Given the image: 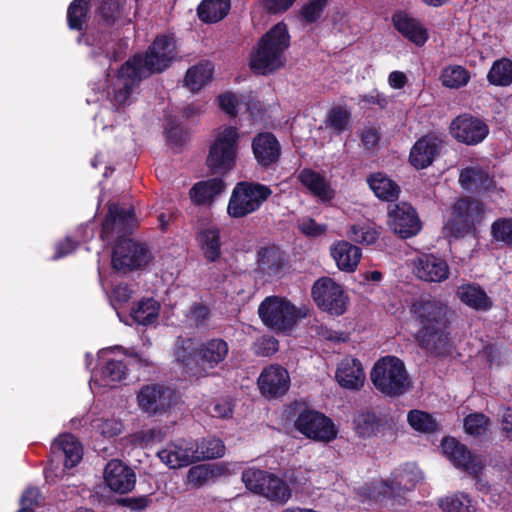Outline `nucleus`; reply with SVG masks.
Here are the masks:
<instances>
[{"instance_id": "1", "label": "nucleus", "mask_w": 512, "mask_h": 512, "mask_svg": "<svg viewBox=\"0 0 512 512\" xmlns=\"http://www.w3.org/2000/svg\"><path fill=\"white\" fill-rule=\"evenodd\" d=\"M410 313L419 325L414 335L417 345L437 357L450 354L451 322L447 304L435 297L421 296L411 304Z\"/></svg>"}, {"instance_id": "2", "label": "nucleus", "mask_w": 512, "mask_h": 512, "mask_svg": "<svg viewBox=\"0 0 512 512\" xmlns=\"http://www.w3.org/2000/svg\"><path fill=\"white\" fill-rule=\"evenodd\" d=\"M290 46L288 26L281 21L273 25L257 42L251 53L250 68L259 75H269L284 67L285 51Z\"/></svg>"}, {"instance_id": "3", "label": "nucleus", "mask_w": 512, "mask_h": 512, "mask_svg": "<svg viewBox=\"0 0 512 512\" xmlns=\"http://www.w3.org/2000/svg\"><path fill=\"white\" fill-rule=\"evenodd\" d=\"M229 345L222 338H212L198 344L191 351L181 347L177 351V360L187 372L196 378L207 377L225 361Z\"/></svg>"}, {"instance_id": "4", "label": "nucleus", "mask_w": 512, "mask_h": 512, "mask_svg": "<svg viewBox=\"0 0 512 512\" xmlns=\"http://www.w3.org/2000/svg\"><path fill=\"white\" fill-rule=\"evenodd\" d=\"M370 379L379 392L391 398L404 395L411 387L405 364L396 356L378 359L370 372Z\"/></svg>"}, {"instance_id": "5", "label": "nucleus", "mask_w": 512, "mask_h": 512, "mask_svg": "<svg viewBox=\"0 0 512 512\" xmlns=\"http://www.w3.org/2000/svg\"><path fill=\"white\" fill-rule=\"evenodd\" d=\"M177 56V42L173 33L159 34L147 48L144 55L137 54L129 59L132 65L145 75L162 73Z\"/></svg>"}, {"instance_id": "6", "label": "nucleus", "mask_w": 512, "mask_h": 512, "mask_svg": "<svg viewBox=\"0 0 512 512\" xmlns=\"http://www.w3.org/2000/svg\"><path fill=\"white\" fill-rule=\"evenodd\" d=\"M272 193V189L265 184L255 181H240L232 190L227 213L231 218H244L258 211Z\"/></svg>"}, {"instance_id": "7", "label": "nucleus", "mask_w": 512, "mask_h": 512, "mask_svg": "<svg viewBox=\"0 0 512 512\" xmlns=\"http://www.w3.org/2000/svg\"><path fill=\"white\" fill-rule=\"evenodd\" d=\"M238 144L237 127L226 126L219 131L206 158V165L212 174L225 175L235 167Z\"/></svg>"}, {"instance_id": "8", "label": "nucleus", "mask_w": 512, "mask_h": 512, "mask_svg": "<svg viewBox=\"0 0 512 512\" xmlns=\"http://www.w3.org/2000/svg\"><path fill=\"white\" fill-rule=\"evenodd\" d=\"M263 324L277 333L290 332L299 318L305 317L290 301L278 297L265 298L258 307Z\"/></svg>"}, {"instance_id": "9", "label": "nucleus", "mask_w": 512, "mask_h": 512, "mask_svg": "<svg viewBox=\"0 0 512 512\" xmlns=\"http://www.w3.org/2000/svg\"><path fill=\"white\" fill-rule=\"evenodd\" d=\"M90 0H73L67 8L66 22L71 31L78 32L77 43L88 46L108 42L106 32L96 26H89Z\"/></svg>"}, {"instance_id": "10", "label": "nucleus", "mask_w": 512, "mask_h": 512, "mask_svg": "<svg viewBox=\"0 0 512 512\" xmlns=\"http://www.w3.org/2000/svg\"><path fill=\"white\" fill-rule=\"evenodd\" d=\"M483 214L482 203L468 197L459 198L452 207L450 218L444 224L447 236L461 238L475 228Z\"/></svg>"}, {"instance_id": "11", "label": "nucleus", "mask_w": 512, "mask_h": 512, "mask_svg": "<svg viewBox=\"0 0 512 512\" xmlns=\"http://www.w3.org/2000/svg\"><path fill=\"white\" fill-rule=\"evenodd\" d=\"M311 295L317 307L330 315H343L349 304V297L334 279L323 276L317 279L312 288Z\"/></svg>"}, {"instance_id": "12", "label": "nucleus", "mask_w": 512, "mask_h": 512, "mask_svg": "<svg viewBox=\"0 0 512 512\" xmlns=\"http://www.w3.org/2000/svg\"><path fill=\"white\" fill-rule=\"evenodd\" d=\"M421 479L420 472L415 469H397L388 479L381 481L379 495L390 501L392 508L405 506L407 493L414 490Z\"/></svg>"}, {"instance_id": "13", "label": "nucleus", "mask_w": 512, "mask_h": 512, "mask_svg": "<svg viewBox=\"0 0 512 512\" xmlns=\"http://www.w3.org/2000/svg\"><path fill=\"white\" fill-rule=\"evenodd\" d=\"M140 410L149 416L162 415L177 403L175 389L160 383L143 385L136 396Z\"/></svg>"}, {"instance_id": "14", "label": "nucleus", "mask_w": 512, "mask_h": 512, "mask_svg": "<svg viewBox=\"0 0 512 512\" xmlns=\"http://www.w3.org/2000/svg\"><path fill=\"white\" fill-rule=\"evenodd\" d=\"M136 226V216L133 207L123 208L118 203H110L108 212L103 219L100 237L110 243L114 238L127 239Z\"/></svg>"}, {"instance_id": "15", "label": "nucleus", "mask_w": 512, "mask_h": 512, "mask_svg": "<svg viewBox=\"0 0 512 512\" xmlns=\"http://www.w3.org/2000/svg\"><path fill=\"white\" fill-rule=\"evenodd\" d=\"M294 426L305 437L324 443L334 440L338 434V430L329 417L309 408H304L299 412Z\"/></svg>"}, {"instance_id": "16", "label": "nucleus", "mask_w": 512, "mask_h": 512, "mask_svg": "<svg viewBox=\"0 0 512 512\" xmlns=\"http://www.w3.org/2000/svg\"><path fill=\"white\" fill-rule=\"evenodd\" d=\"M149 261L148 249L132 239L117 240L113 250L111 264L114 270L128 273L145 266Z\"/></svg>"}, {"instance_id": "17", "label": "nucleus", "mask_w": 512, "mask_h": 512, "mask_svg": "<svg viewBox=\"0 0 512 512\" xmlns=\"http://www.w3.org/2000/svg\"><path fill=\"white\" fill-rule=\"evenodd\" d=\"M443 454L453 465L467 472L473 478H478L484 469L481 456L472 453L468 447L451 436H445L441 441Z\"/></svg>"}, {"instance_id": "18", "label": "nucleus", "mask_w": 512, "mask_h": 512, "mask_svg": "<svg viewBox=\"0 0 512 512\" xmlns=\"http://www.w3.org/2000/svg\"><path fill=\"white\" fill-rule=\"evenodd\" d=\"M451 135L460 143L468 146L477 145L488 136L487 123L471 114L464 113L455 117L450 124Z\"/></svg>"}, {"instance_id": "19", "label": "nucleus", "mask_w": 512, "mask_h": 512, "mask_svg": "<svg viewBox=\"0 0 512 512\" xmlns=\"http://www.w3.org/2000/svg\"><path fill=\"white\" fill-rule=\"evenodd\" d=\"M388 225L402 239L417 235L422 227L416 209L407 202L397 203L389 209Z\"/></svg>"}, {"instance_id": "20", "label": "nucleus", "mask_w": 512, "mask_h": 512, "mask_svg": "<svg viewBox=\"0 0 512 512\" xmlns=\"http://www.w3.org/2000/svg\"><path fill=\"white\" fill-rule=\"evenodd\" d=\"M260 394L266 399H279L290 388V375L288 371L278 364L265 367L257 379Z\"/></svg>"}, {"instance_id": "21", "label": "nucleus", "mask_w": 512, "mask_h": 512, "mask_svg": "<svg viewBox=\"0 0 512 512\" xmlns=\"http://www.w3.org/2000/svg\"><path fill=\"white\" fill-rule=\"evenodd\" d=\"M146 76L133 66L132 62L126 61L122 64L118 70L117 80L113 88L112 105L117 110L130 105V97L134 87Z\"/></svg>"}, {"instance_id": "22", "label": "nucleus", "mask_w": 512, "mask_h": 512, "mask_svg": "<svg viewBox=\"0 0 512 512\" xmlns=\"http://www.w3.org/2000/svg\"><path fill=\"white\" fill-rule=\"evenodd\" d=\"M257 164L263 169H270L278 163L282 154L280 142L271 132H260L254 136L251 144Z\"/></svg>"}, {"instance_id": "23", "label": "nucleus", "mask_w": 512, "mask_h": 512, "mask_svg": "<svg viewBox=\"0 0 512 512\" xmlns=\"http://www.w3.org/2000/svg\"><path fill=\"white\" fill-rule=\"evenodd\" d=\"M159 459L171 469L198 462L197 441L181 439L157 453Z\"/></svg>"}, {"instance_id": "24", "label": "nucleus", "mask_w": 512, "mask_h": 512, "mask_svg": "<svg viewBox=\"0 0 512 512\" xmlns=\"http://www.w3.org/2000/svg\"><path fill=\"white\" fill-rule=\"evenodd\" d=\"M287 263V255L278 245H267L257 251L258 270L269 279L281 278Z\"/></svg>"}, {"instance_id": "25", "label": "nucleus", "mask_w": 512, "mask_h": 512, "mask_svg": "<svg viewBox=\"0 0 512 512\" xmlns=\"http://www.w3.org/2000/svg\"><path fill=\"white\" fill-rule=\"evenodd\" d=\"M353 428L356 435L365 440L384 435L386 430L392 429V424L386 415L366 410L354 415Z\"/></svg>"}, {"instance_id": "26", "label": "nucleus", "mask_w": 512, "mask_h": 512, "mask_svg": "<svg viewBox=\"0 0 512 512\" xmlns=\"http://www.w3.org/2000/svg\"><path fill=\"white\" fill-rule=\"evenodd\" d=\"M104 481L110 490L125 494L135 487L136 475L135 472L122 461L113 459L105 466Z\"/></svg>"}, {"instance_id": "27", "label": "nucleus", "mask_w": 512, "mask_h": 512, "mask_svg": "<svg viewBox=\"0 0 512 512\" xmlns=\"http://www.w3.org/2000/svg\"><path fill=\"white\" fill-rule=\"evenodd\" d=\"M443 141L436 135L427 134L419 138L411 148L409 162L417 170L429 167L438 156Z\"/></svg>"}, {"instance_id": "28", "label": "nucleus", "mask_w": 512, "mask_h": 512, "mask_svg": "<svg viewBox=\"0 0 512 512\" xmlns=\"http://www.w3.org/2000/svg\"><path fill=\"white\" fill-rule=\"evenodd\" d=\"M395 30L417 47H422L429 39L428 30L416 18L405 11H396L392 15Z\"/></svg>"}, {"instance_id": "29", "label": "nucleus", "mask_w": 512, "mask_h": 512, "mask_svg": "<svg viewBox=\"0 0 512 512\" xmlns=\"http://www.w3.org/2000/svg\"><path fill=\"white\" fill-rule=\"evenodd\" d=\"M195 240L209 263L217 262L222 254L221 229L212 223L198 227Z\"/></svg>"}, {"instance_id": "30", "label": "nucleus", "mask_w": 512, "mask_h": 512, "mask_svg": "<svg viewBox=\"0 0 512 512\" xmlns=\"http://www.w3.org/2000/svg\"><path fill=\"white\" fill-rule=\"evenodd\" d=\"M415 271L419 279L426 282H442L449 277L447 262L434 254H422L415 262Z\"/></svg>"}, {"instance_id": "31", "label": "nucleus", "mask_w": 512, "mask_h": 512, "mask_svg": "<svg viewBox=\"0 0 512 512\" xmlns=\"http://www.w3.org/2000/svg\"><path fill=\"white\" fill-rule=\"evenodd\" d=\"M51 452L63 459L65 468L75 467L82 459L83 449L77 438L69 433L60 435L51 445Z\"/></svg>"}, {"instance_id": "32", "label": "nucleus", "mask_w": 512, "mask_h": 512, "mask_svg": "<svg viewBox=\"0 0 512 512\" xmlns=\"http://www.w3.org/2000/svg\"><path fill=\"white\" fill-rule=\"evenodd\" d=\"M330 255L339 270L352 273L358 267L362 257V251L358 246L348 241L341 240L330 247Z\"/></svg>"}, {"instance_id": "33", "label": "nucleus", "mask_w": 512, "mask_h": 512, "mask_svg": "<svg viewBox=\"0 0 512 512\" xmlns=\"http://www.w3.org/2000/svg\"><path fill=\"white\" fill-rule=\"evenodd\" d=\"M298 180L314 197L323 203L331 202L335 196V192L326 178L313 169H302L298 175Z\"/></svg>"}, {"instance_id": "34", "label": "nucleus", "mask_w": 512, "mask_h": 512, "mask_svg": "<svg viewBox=\"0 0 512 512\" xmlns=\"http://www.w3.org/2000/svg\"><path fill=\"white\" fill-rule=\"evenodd\" d=\"M99 5L95 11L96 17H98V27L100 30L106 32V36L109 39L110 29L122 21L125 23L124 18V4L125 1L120 0H97Z\"/></svg>"}, {"instance_id": "35", "label": "nucleus", "mask_w": 512, "mask_h": 512, "mask_svg": "<svg viewBox=\"0 0 512 512\" xmlns=\"http://www.w3.org/2000/svg\"><path fill=\"white\" fill-rule=\"evenodd\" d=\"M335 377L339 385L347 389H359L365 379L361 362L351 357H346L340 362Z\"/></svg>"}, {"instance_id": "36", "label": "nucleus", "mask_w": 512, "mask_h": 512, "mask_svg": "<svg viewBox=\"0 0 512 512\" xmlns=\"http://www.w3.org/2000/svg\"><path fill=\"white\" fill-rule=\"evenodd\" d=\"M225 182L219 177L196 182L189 190V197L194 205L210 204L225 189Z\"/></svg>"}, {"instance_id": "37", "label": "nucleus", "mask_w": 512, "mask_h": 512, "mask_svg": "<svg viewBox=\"0 0 512 512\" xmlns=\"http://www.w3.org/2000/svg\"><path fill=\"white\" fill-rule=\"evenodd\" d=\"M456 295L463 304L475 311L486 312L493 305L486 291L478 284H462L457 288Z\"/></svg>"}, {"instance_id": "38", "label": "nucleus", "mask_w": 512, "mask_h": 512, "mask_svg": "<svg viewBox=\"0 0 512 512\" xmlns=\"http://www.w3.org/2000/svg\"><path fill=\"white\" fill-rule=\"evenodd\" d=\"M459 183L463 189L472 193L486 192L493 186V180L488 173L475 167L462 169L459 175Z\"/></svg>"}, {"instance_id": "39", "label": "nucleus", "mask_w": 512, "mask_h": 512, "mask_svg": "<svg viewBox=\"0 0 512 512\" xmlns=\"http://www.w3.org/2000/svg\"><path fill=\"white\" fill-rule=\"evenodd\" d=\"M230 8V0H202L197 7V15L203 23H217L228 15Z\"/></svg>"}, {"instance_id": "40", "label": "nucleus", "mask_w": 512, "mask_h": 512, "mask_svg": "<svg viewBox=\"0 0 512 512\" xmlns=\"http://www.w3.org/2000/svg\"><path fill=\"white\" fill-rule=\"evenodd\" d=\"M367 182L377 198L387 202L398 199L400 187L386 175L375 173L368 177Z\"/></svg>"}, {"instance_id": "41", "label": "nucleus", "mask_w": 512, "mask_h": 512, "mask_svg": "<svg viewBox=\"0 0 512 512\" xmlns=\"http://www.w3.org/2000/svg\"><path fill=\"white\" fill-rule=\"evenodd\" d=\"M160 311V304L153 298H143L131 308L132 319L143 326L154 323Z\"/></svg>"}, {"instance_id": "42", "label": "nucleus", "mask_w": 512, "mask_h": 512, "mask_svg": "<svg viewBox=\"0 0 512 512\" xmlns=\"http://www.w3.org/2000/svg\"><path fill=\"white\" fill-rule=\"evenodd\" d=\"M213 66L208 61L199 62L190 67L185 75V85L192 91L198 92L212 78Z\"/></svg>"}, {"instance_id": "43", "label": "nucleus", "mask_w": 512, "mask_h": 512, "mask_svg": "<svg viewBox=\"0 0 512 512\" xmlns=\"http://www.w3.org/2000/svg\"><path fill=\"white\" fill-rule=\"evenodd\" d=\"M260 496L267 498L272 502L285 504L292 497V491L289 485L277 475L270 473L264 485L263 493Z\"/></svg>"}, {"instance_id": "44", "label": "nucleus", "mask_w": 512, "mask_h": 512, "mask_svg": "<svg viewBox=\"0 0 512 512\" xmlns=\"http://www.w3.org/2000/svg\"><path fill=\"white\" fill-rule=\"evenodd\" d=\"M487 81L494 86L507 87L512 84V61L501 58L493 62L487 73Z\"/></svg>"}, {"instance_id": "45", "label": "nucleus", "mask_w": 512, "mask_h": 512, "mask_svg": "<svg viewBox=\"0 0 512 512\" xmlns=\"http://www.w3.org/2000/svg\"><path fill=\"white\" fill-rule=\"evenodd\" d=\"M407 421L415 431L421 433L432 434L440 430V424L432 414L425 411L417 409L409 411Z\"/></svg>"}, {"instance_id": "46", "label": "nucleus", "mask_w": 512, "mask_h": 512, "mask_svg": "<svg viewBox=\"0 0 512 512\" xmlns=\"http://www.w3.org/2000/svg\"><path fill=\"white\" fill-rule=\"evenodd\" d=\"M351 112L341 105L333 106L326 117L325 124L335 135H341L349 129Z\"/></svg>"}, {"instance_id": "47", "label": "nucleus", "mask_w": 512, "mask_h": 512, "mask_svg": "<svg viewBox=\"0 0 512 512\" xmlns=\"http://www.w3.org/2000/svg\"><path fill=\"white\" fill-rule=\"evenodd\" d=\"M491 426V420L482 412H473L465 416L463 428L466 434L480 438L487 434Z\"/></svg>"}, {"instance_id": "48", "label": "nucleus", "mask_w": 512, "mask_h": 512, "mask_svg": "<svg viewBox=\"0 0 512 512\" xmlns=\"http://www.w3.org/2000/svg\"><path fill=\"white\" fill-rule=\"evenodd\" d=\"M225 454V445L219 438H202L197 441L196 460H211L221 458Z\"/></svg>"}, {"instance_id": "49", "label": "nucleus", "mask_w": 512, "mask_h": 512, "mask_svg": "<svg viewBox=\"0 0 512 512\" xmlns=\"http://www.w3.org/2000/svg\"><path fill=\"white\" fill-rule=\"evenodd\" d=\"M127 371V364L123 360L109 359L100 369L101 380L104 385L120 382L126 378Z\"/></svg>"}, {"instance_id": "50", "label": "nucleus", "mask_w": 512, "mask_h": 512, "mask_svg": "<svg viewBox=\"0 0 512 512\" xmlns=\"http://www.w3.org/2000/svg\"><path fill=\"white\" fill-rule=\"evenodd\" d=\"M270 473L266 470L248 467L242 471L241 480L250 492L260 495L264 491V485Z\"/></svg>"}, {"instance_id": "51", "label": "nucleus", "mask_w": 512, "mask_h": 512, "mask_svg": "<svg viewBox=\"0 0 512 512\" xmlns=\"http://www.w3.org/2000/svg\"><path fill=\"white\" fill-rule=\"evenodd\" d=\"M440 79L443 86L458 89L467 85L470 80V74L462 66H449L442 70Z\"/></svg>"}, {"instance_id": "52", "label": "nucleus", "mask_w": 512, "mask_h": 512, "mask_svg": "<svg viewBox=\"0 0 512 512\" xmlns=\"http://www.w3.org/2000/svg\"><path fill=\"white\" fill-rule=\"evenodd\" d=\"M215 476L213 466L208 464H198L189 468L186 475V484L194 489H199L207 485Z\"/></svg>"}, {"instance_id": "53", "label": "nucleus", "mask_w": 512, "mask_h": 512, "mask_svg": "<svg viewBox=\"0 0 512 512\" xmlns=\"http://www.w3.org/2000/svg\"><path fill=\"white\" fill-rule=\"evenodd\" d=\"M439 506L445 512H474L470 498L463 493L441 499Z\"/></svg>"}, {"instance_id": "54", "label": "nucleus", "mask_w": 512, "mask_h": 512, "mask_svg": "<svg viewBox=\"0 0 512 512\" xmlns=\"http://www.w3.org/2000/svg\"><path fill=\"white\" fill-rule=\"evenodd\" d=\"M491 235L495 241L512 245V218H499L491 225Z\"/></svg>"}, {"instance_id": "55", "label": "nucleus", "mask_w": 512, "mask_h": 512, "mask_svg": "<svg viewBox=\"0 0 512 512\" xmlns=\"http://www.w3.org/2000/svg\"><path fill=\"white\" fill-rule=\"evenodd\" d=\"M164 134L169 145L173 147L182 146L187 137V133L184 128L174 119H168Z\"/></svg>"}, {"instance_id": "56", "label": "nucleus", "mask_w": 512, "mask_h": 512, "mask_svg": "<svg viewBox=\"0 0 512 512\" xmlns=\"http://www.w3.org/2000/svg\"><path fill=\"white\" fill-rule=\"evenodd\" d=\"M350 238L360 244H374L379 238V232L368 225H353L351 227Z\"/></svg>"}, {"instance_id": "57", "label": "nucleus", "mask_w": 512, "mask_h": 512, "mask_svg": "<svg viewBox=\"0 0 512 512\" xmlns=\"http://www.w3.org/2000/svg\"><path fill=\"white\" fill-rule=\"evenodd\" d=\"M327 5L328 0H310L302 6L300 16L308 23H315L322 16Z\"/></svg>"}, {"instance_id": "58", "label": "nucleus", "mask_w": 512, "mask_h": 512, "mask_svg": "<svg viewBox=\"0 0 512 512\" xmlns=\"http://www.w3.org/2000/svg\"><path fill=\"white\" fill-rule=\"evenodd\" d=\"M300 232L310 238H317L326 234L328 226L326 224H319L313 218H304L298 224Z\"/></svg>"}, {"instance_id": "59", "label": "nucleus", "mask_w": 512, "mask_h": 512, "mask_svg": "<svg viewBox=\"0 0 512 512\" xmlns=\"http://www.w3.org/2000/svg\"><path fill=\"white\" fill-rule=\"evenodd\" d=\"M189 317L197 327L206 326L211 318V311L209 307L202 303H193L189 310Z\"/></svg>"}, {"instance_id": "60", "label": "nucleus", "mask_w": 512, "mask_h": 512, "mask_svg": "<svg viewBox=\"0 0 512 512\" xmlns=\"http://www.w3.org/2000/svg\"><path fill=\"white\" fill-rule=\"evenodd\" d=\"M218 105L220 109L229 117L235 118L238 115V97L232 92H225L218 96Z\"/></svg>"}, {"instance_id": "61", "label": "nucleus", "mask_w": 512, "mask_h": 512, "mask_svg": "<svg viewBox=\"0 0 512 512\" xmlns=\"http://www.w3.org/2000/svg\"><path fill=\"white\" fill-rule=\"evenodd\" d=\"M97 432L105 438H113L122 433L123 424L116 419L101 420L97 426Z\"/></svg>"}, {"instance_id": "62", "label": "nucleus", "mask_w": 512, "mask_h": 512, "mask_svg": "<svg viewBox=\"0 0 512 512\" xmlns=\"http://www.w3.org/2000/svg\"><path fill=\"white\" fill-rule=\"evenodd\" d=\"M152 503L151 495L138 497H125L118 500V504L129 508L133 512H142Z\"/></svg>"}, {"instance_id": "63", "label": "nucleus", "mask_w": 512, "mask_h": 512, "mask_svg": "<svg viewBox=\"0 0 512 512\" xmlns=\"http://www.w3.org/2000/svg\"><path fill=\"white\" fill-rule=\"evenodd\" d=\"M359 102L367 105H377L380 109H386L389 104L387 96L377 89H373L367 94L360 95Z\"/></svg>"}, {"instance_id": "64", "label": "nucleus", "mask_w": 512, "mask_h": 512, "mask_svg": "<svg viewBox=\"0 0 512 512\" xmlns=\"http://www.w3.org/2000/svg\"><path fill=\"white\" fill-rule=\"evenodd\" d=\"M42 493L38 487H28L22 493L20 504L22 507H31L41 505Z\"/></svg>"}]
</instances>
